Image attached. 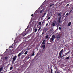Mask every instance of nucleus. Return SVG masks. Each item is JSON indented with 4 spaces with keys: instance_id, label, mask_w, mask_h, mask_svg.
<instances>
[{
    "instance_id": "1",
    "label": "nucleus",
    "mask_w": 73,
    "mask_h": 73,
    "mask_svg": "<svg viewBox=\"0 0 73 73\" xmlns=\"http://www.w3.org/2000/svg\"><path fill=\"white\" fill-rule=\"evenodd\" d=\"M45 41H46V40L45 39H44L43 40L40 46L41 48H43V49H44V48H45Z\"/></svg>"
},
{
    "instance_id": "2",
    "label": "nucleus",
    "mask_w": 73,
    "mask_h": 73,
    "mask_svg": "<svg viewBox=\"0 0 73 73\" xmlns=\"http://www.w3.org/2000/svg\"><path fill=\"white\" fill-rule=\"evenodd\" d=\"M16 58H17V56H15L13 58V60H12V63H14V61L16 60Z\"/></svg>"
},
{
    "instance_id": "3",
    "label": "nucleus",
    "mask_w": 73,
    "mask_h": 73,
    "mask_svg": "<svg viewBox=\"0 0 73 73\" xmlns=\"http://www.w3.org/2000/svg\"><path fill=\"white\" fill-rule=\"evenodd\" d=\"M56 35H53L52 36L51 38H53L54 39L55 38H56Z\"/></svg>"
},
{
    "instance_id": "4",
    "label": "nucleus",
    "mask_w": 73,
    "mask_h": 73,
    "mask_svg": "<svg viewBox=\"0 0 73 73\" xmlns=\"http://www.w3.org/2000/svg\"><path fill=\"white\" fill-rule=\"evenodd\" d=\"M54 40V39H53V38H52L51 37L50 39V41L51 42H53V41Z\"/></svg>"
},
{
    "instance_id": "5",
    "label": "nucleus",
    "mask_w": 73,
    "mask_h": 73,
    "mask_svg": "<svg viewBox=\"0 0 73 73\" xmlns=\"http://www.w3.org/2000/svg\"><path fill=\"white\" fill-rule=\"evenodd\" d=\"M56 23L55 21L52 22V25L53 26H56Z\"/></svg>"
},
{
    "instance_id": "6",
    "label": "nucleus",
    "mask_w": 73,
    "mask_h": 73,
    "mask_svg": "<svg viewBox=\"0 0 73 73\" xmlns=\"http://www.w3.org/2000/svg\"><path fill=\"white\" fill-rule=\"evenodd\" d=\"M56 37L58 40H59L60 39V36H59L58 35H57Z\"/></svg>"
},
{
    "instance_id": "7",
    "label": "nucleus",
    "mask_w": 73,
    "mask_h": 73,
    "mask_svg": "<svg viewBox=\"0 0 73 73\" xmlns=\"http://www.w3.org/2000/svg\"><path fill=\"white\" fill-rule=\"evenodd\" d=\"M27 35V33H25V32H23L22 33L23 36H25V35Z\"/></svg>"
},
{
    "instance_id": "8",
    "label": "nucleus",
    "mask_w": 73,
    "mask_h": 73,
    "mask_svg": "<svg viewBox=\"0 0 73 73\" xmlns=\"http://www.w3.org/2000/svg\"><path fill=\"white\" fill-rule=\"evenodd\" d=\"M22 52L20 53L18 55V57H20V56L22 54Z\"/></svg>"
},
{
    "instance_id": "9",
    "label": "nucleus",
    "mask_w": 73,
    "mask_h": 73,
    "mask_svg": "<svg viewBox=\"0 0 73 73\" xmlns=\"http://www.w3.org/2000/svg\"><path fill=\"white\" fill-rule=\"evenodd\" d=\"M50 7H52V8H54V5L52 4V5H50Z\"/></svg>"
},
{
    "instance_id": "10",
    "label": "nucleus",
    "mask_w": 73,
    "mask_h": 73,
    "mask_svg": "<svg viewBox=\"0 0 73 73\" xmlns=\"http://www.w3.org/2000/svg\"><path fill=\"white\" fill-rule=\"evenodd\" d=\"M3 69H4L3 68V67H1L0 68V72H1L2 70H3Z\"/></svg>"
},
{
    "instance_id": "11",
    "label": "nucleus",
    "mask_w": 73,
    "mask_h": 73,
    "mask_svg": "<svg viewBox=\"0 0 73 73\" xmlns=\"http://www.w3.org/2000/svg\"><path fill=\"white\" fill-rule=\"evenodd\" d=\"M61 17H60L59 18V20H58V21L59 22V23H60L61 22Z\"/></svg>"
},
{
    "instance_id": "12",
    "label": "nucleus",
    "mask_w": 73,
    "mask_h": 73,
    "mask_svg": "<svg viewBox=\"0 0 73 73\" xmlns=\"http://www.w3.org/2000/svg\"><path fill=\"white\" fill-rule=\"evenodd\" d=\"M72 24V23L71 22H70L68 24V26L69 27L71 25V24Z\"/></svg>"
},
{
    "instance_id": "13",
    "label": "nucleus",
    "mask_w": 73,
    "mask_h": 73,
    "mask_svg": "<svg viewBox=\"0 0 73 73\" xmlns=\"http://www.w3.org/2000/svg\"><path fill=\"white\" fill-rule=\"evenodd\" d=\"M61 55H62V53L60 52L59 54V57H61Z\"/></svg>"
},
{
    "instance_id": "14",
    "label": "nucleus",
    "mask_w": 73,
    "mask_h": 73,
    "mask_svg": "<svg viewBox=\"0 0 73 73\" xmlns=\"http://www.w3.org/2000/svg\"><path fill=\"white\" fill-rule=\"evenodd\" d=\"M49 35H47L46 36V38H49Z\"/></svg>"
},
{
    "instance_id": "15",
    "label": "nucleus",
    "mask_w": 73,
    "mask_h": 73,
    "mask_svg": "<svg viewBox=\"0 0 73 73\" xmlns=\"http://www.w3.org/2000/svg\"><path fill=\"white\" fill-rule=\"evenodd\" d=\"M53 32V30H50V33H52Z\"/></svg>"
},
{
    "instance_id": "16",
    "label": "nucleus",
    "mask_w": 73,
    "mask_h": 73,
    "mask_svg": "<svg viewBox=\"0 0 73 73\" xmlns=\"http://www.w3.org/2000/svg\"><path fill=\"white\" fill-rule=\"evenodd\" d=\"M43 11H44V10H41L40 12V13H42V12H43Z\"/></svg>"
},
{
    "instance_id": "17",
    "label": "nucleus",
    "mask_w": 73,
    "mask_h": 73,
    "mask_svg": "<svg viewBox=\"0 0 73 73\" xmlns=\"http://www.w3.org/2000/svg\"><path fill=\"white\" fill-rule=\"evenodd\" d=\"M63 51H64L63 49H62L61 50V51H60V52L62 53V52Z\"/></svg>"
},
{
    "instance_id": "18",
    "label": "nucleus",
    "mask_w": 73,
    "mask_h": 73,
    "mask_svg": "<svg viewBox=\"0 0 73 73\" xmlns=\"http://www.w3.org/2000/svg\"><path fill=\"white\" fill-rule=\"evenodd\" d=\"M24 57H25V55H23L21 57V58L23 59Z\"/></svg>"
},
{
    "instance_id": "19",
    "label": "nucleus",
    "mask_w": 73,
    "mask_h": 73,
    "mask_svg": "<svg viewBox=\"0 0 73 73\" xmlns=\"http://www.w3.org/2000/svg\"><path fill=\"white\" fill-rule=\"evenodd\" d=\"M58 16H59V17H61V13H59L58 14Z\"/></svg>"
},
{
    "instance_id": "20",
    "label": "nucleus",
    "mask_w": 73,
    "mask_h": 73,
    "mask_svg": "<svg viewBox=\"0 0 73 73\" xmlns=\"http://www.w3.org/2000/svg\"><path fill=\"white\" fill-rule=\"evenodd\" d=\"M12 46H10L9 48V50H11V48H12Z\"/></svg>"
},
{
    "instance_id": "21",
    "label": "nucleus",
    "mask_w": 73,
    "mask_h": 73,
    "mask_svg": "<svg viewBox=\"0 0 73 73\" xmlns=\"http://www.w3.org/2000/svg\"><path fill=\"white\" fill-rule=\"evenodd\" d=\"M70 58V56H69L68 57H67L66 58V60H68V59H69V58Z\"/></svg>"
},
{
    "instance_id": "22",
    "label": "nucleus",
    "mask_w": 73,
    "mask_h": 73,
    "mask_svg": "<svg viewBox=\"0 0 73 73\" xmlns=\"http://www.w3.org/2000/svg\"><path fill=\"white\" fill-rule=\"evenodd\" d=\"M27 53H28V51H27L25 52V54H27Z\"/></svg>"
},
{
    "instance_id": "23",
    "label": "nucleus",
    "mask_w": 73,
    "mask_h": 73,
    "mask_svg": "<svg viewBox=\"0 0 73 73\" xmlns=\"http://www.w3.org/2000/svg\"><path fill=\"white\" fill-rule=\"evenodd\" d=\"M70 53V51H68V52H67V53L66 54V55H67V54H68V53Z\"/></svg>"
},
{
    "instance_id": "24",
    "label": "nucleus",
    "mask_w": 73,
    "mask_h": 73,
    "mask_svg": "<svg viewBox=\"0 0 73 73\" xmlns=\"http://www.w3.org/2000/svg\"><path fill=\"white\" fill-rule=\"evenodd\" d=\"M34 55H35V53H34V52H33L31 55V56H34Z\"/></svg>"
},
{
    "instance_id": "25",
    "label": "nucleus",
    "mask_w": 73,
    "mask_h": 73,
    "mask_svg": "<svg viewBox=\"0 0 73 73\" xmlns=\"http://www.w3.org/2000/svg\"><path fill=\"white\" fill-rule=\"evenodd\" d=\"M37 29H36L35 30V32L36 33L37 32Z\"/></svg>"
},
{
    "instance_id": "26",
    "label": "nucleus",
    "mask_w": 73,
    "mask_h": 73,
    "mask_svg": "<svg viewBox=\"0 0 73 73\" xmlns=\"http://www.w3.org/2000/svg\"><path fill=\"white\" fill-rule=\"evenodd\" d=\"M38 24L39 25H40L41 24V22H39Z\"/></svg>"
},
{
    "instance_id": "27",
    "label": "nucleus",
    "mask_w": 73,
    "mask_h": 73,
    "mask_svg": "<svg viewBox=\"0 0 73 73\" xmlns=\"http://www.w3.org/2000/svg\"><path fill=\"white\" fill-rule=\"evenodd\" d=\"M12 69H13V67H11L10 68V70H12Z\"/></svg>"
},
{
    "instance_id": "28",
    "label": "nucleus",
    "mask_w": 73,
    "mask_h": 73,
    "mask_svg": "<svg viewBox=\"0 0 73 73\" xmlns=\"http://www.w3.org/2000/svg\"><path fill=\"white\" fill-rule=\"evenodd\" d=\"M40 29H41V27H39V28L38 29V31H40Z\"/></svg>"
},
{
    "instance_id": "29",
    "label": "nucleus",
    "mask_w": 73,
    "mask_h": 73,
    "mask_svg": "<svg viewBox=\"0 0 73 73\" xmlns=\"http://www.w3.org/2000/svg\"><path fill=\"white\" fill-rule=\"evenodd\" d=\"M46 14V13H44V16H45V15Z\"/></svg>"
},
{
    "instance_id": "30",
    "label": "nucleus",
    "mask_w": 73,
    "mask_h": 73,
    "mask_svg": "<svg viewBox=\"0 0 73 73\" xmlns=\"http://www.w3.org/2000/svg\"><path fill=\"white\" fill-rule=\"evenodd\" d=\"M50 17H49L48 18V20H49V19H50Z\"/></svg>"
},
{
    "instance_id": "31",
    "label": "nucleus",
    "mask_w": 73,
    "mask_h": 73,
    "mask_svg": "<svg viewBox=\"0 0 73 73\" xmlns=\"http://www.w3.org/2000/svg\"><path fill=\"white\" fill-rule=\"evenodd\" d=\"M44 34V32L43 31L42 32V35H43Z\"/></svg>"
},
{
    "instance_id": "32",
    "label": "nucleus",
    "mask_w": 73,
    "mask_h": 73,
    "mask_svg": "<svg viewBox=\"0 0 73 73\" xmlns=\"http://www.w3.org/2000/svg\"><path fill=\"white\" fill-rule=\"evenodd\" d=\"M5 59H7L8 58V57H6L5 58Z\"/></svg>"
},
{
    "instance_id": "33",
    "label": "nucleus",
    "mask_w": 73,
    "mask_h": 73,
    "mask_svg": "<svg viewBox=\"0 0 73 73\" xmlns=\"http://www.w3.org/2000/svg\"><path fill=\"white\" fill-rule=\"evenodd\" d=\"M59 29L60 30H61V28L60 27H59Z\"/></svg>"
},
{
    "instance_id": "34",
    "label": "nucleus",
    "mask_w": 73,
    "mask_h": 73,
    "mask_svg": "<svg viewBox=\"0 0 73 73\" xmlns=\"http://www.w3.org/2000/svg\"><path fill=\"white\" fill-rule=\"evenodd\" d=\"M68 14H69V13H67L66 14V16H67V15H68Z\"/></svg>"
},
{
    "instance_id": "35",
    "label": "nucleus",
    "mask_w": 73,
    "mask_h": 73,
    "mask_svg": "<svg viewBox=\"0 0 73 73\" xmlns=\"http://www.w3.org/2000/svg\"><path fill=\"white\" fill-rule=\"evenodd\" d=\"M64 56H65V55H63V56H61V57H60L61 58H62V57H64Z\"/></svg>"
},
{
    "instance_id": "36",
    "label": "nucleus",
    "mask_w": 73,
    "mask_h": 73,
    "mask_svg": "<svg viewBox=\"0 0 73 73\" xmlns=\"http://www.w3.org/2000/svg\"><path fill=\"white\" fill-rule=\"evenodd\" d=\"M31 16H33V14H32L31 15Z\"/></svg>"
},
{
    "instance_id": "37",
    "label": "nucleus",
    "mask_w": 73,
    "mask_h": 73,
    "mask_svg": "<svg viewBox=\"0 0 73 73\" xmlns=\"http://www.w3.org/2000/svg\"><path fill=\"white\" fill-rule=\"evenodd\" d=\"M48 23H47L46 24V26H47L48 25Z\"/></svg>"
},
{
    "instance_id": "38",
    "label": "nucleus",
    "mask_w": 73,
    "mask_h": 73,
    "mask_svg": "<svg viewBox=\"0 0 73 73\" xmlns=\"http://www.w3.org/2000/svg\"><path fill=\"white\" fill-rule=\"evenodd\" d=\"M52 71H53V70H52V69H51V72H52Z\"/></svg>"
},
{
    "instance_id": "39",
    "label": "nucleus",
    "mask_w": 73,
    "mask_h": 73,
    "mask_svg": "<svg viewBox=\"0 0 73 73\" xmlns=\"http://www.w3.org/2000/svg\"><path fill=\"white\" fill-rule=\"evenodd\" d=\"M57 73H60V72H57Z\"/></svg>"
},
{
    "instance_id": "40",
    "label": "nucleus",
    "mask_w": 73,
    "mask_h": 73,
    "mask_svg": "<svg viewBox=\"0 0 73 73\" xmlns=\"http://www.w3.org/2000/svg\"><path fill=\"white\" fill-rule=\"evenodd\" d=\"M44 15H43V16H42V17H44Z\"/></svg>"
},
{
    "instance_id": "41",
    "label": "nucleus",
    "mask_w": 73,
    "mask_h": 73,
    "mask_svg": "<svg viewBox=\"0 0 73 73\" xmlns=\"http://www.w3.org/2000/svg\"><path fill=\"white\" fill-rule=\"evenodd\" d=\"M29 58H30V57H28V59H29Z\"/></svg>"
},
{
    "instance_id": "42",
    "label": "nucleus",
    "mask_w": 73,
    "mask_h": 73,
    "mask_svg": "<svg viewBox=\"0 0 73 73\" xmlns=\"http://www.w3.org/2000/svg\"><path fill=\"white\" fill-rule=\"evenodd\" d=\"M69 5V4H68L67 5Z\"/></svg>"
},
{
    "instance_id": "43",
    "label": "nucleus",
    "mask_w": 73,
    "mask_h": 73,
    "mask_svg": "<svg viewBox=\"0 0 73 73\" xmlns=\"http://www.w3.org/2000/svg\"><path fill=\"white\" fill-rule=\"evenodd\" d=\"M51 73H53V72H52V71H51Z\"/></svg>"
},
{
    "instance_id": "44",
    "label": "nucleus",
    "mask_w": 73,
    "mask_h": 73,
    "mask_svg": "<svg viewBox=\"0 0 73 73\" xmlns=\"http://www.w3.org/2000/svg\"><path fill=\"white\" fill-rule=\"evenodd\" d=\"M3 73V72H1V73Z\"/></svg>"
},
{
    "instance_id": "45",
    "label": "nucleus",
    "mask_w": 73,
    "mask_h": 73,
    "mask_svg": "<svg viewBox=\"0 0 73 73\" xmlns=\"http://www.w3.org/2000/svg\"><path fill=\"white\" fill-rule=\"evenodd\" d=\"M43 23H44V22H43L42 23L43 24Z\"/></svg>"
},
{
    "instance_id": "46",
    "label": "nucleus",
    "mask_w": 73,
    "mask_h": 73,
    "mask_svg": "<svg viewBox=\"0 0 73 73\" xmlns=\"http://www.w3.org/2000/svg\"><path fill=\"white\" fill-rule=\"evenodd\" d=\"M64 15H65V14H64L63 16H64Z\"/></svg>"
},
{
    "instance_id": "47",
    "label": "nucleus",
    "mask_w": 73,
    "mask_h": 73,
    "mask_svg": "<svg viewBox=\"0 0 73 73\" xmlns=\"http://www.w3.org/2000/svg\"><path fill=\"white\" fill-rule=\"evenodd\" d=\"M55 73H56V71H55Z\"/></svg>"
},
{
    "instance_id": "48",
    "label": "nucleus",
    "mask_w": 73,
    "mask_h": 73,
    "mask_svg": "<svg viewBox=\"0 0 73 73\" xmlns=\"http://www.w3.org/2000/svg\"><path fill=\"white\" fill-rule=\"evenodd\" d=\"M27 29H25V31H26V30Z\"/></svg>"
},
{
    "instance_id": "49",
    "label": "nucleus",
    "mask_w": 73,
    "mask_h": 73,
    "mask_svg": "<svg viewBox=\"0 0 73 73\" xmlns=\"http://www.w3.org/2000/svg\"><path fill=\"white\" fill-rule=\"evenodd\" d=\"M37 27H38V25H37Z\"/></svg>"
},
{
    "instance_id": "50",
    "label": "nucleus",
    "mask_w": 73,
    "mask_h": 73,
    "mask_svg": "<svg viewBox=\"0 0 73 73\" xmlns=\"http://www.w3.org/2000/svg\"><path fill=\"white\" fill-rule=\"evenodd\" d=\"M12 45H13V44H12Z\"/></svg>"
}]
</instances>
